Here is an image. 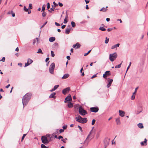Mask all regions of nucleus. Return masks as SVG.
Listing matches in <instances>:
<instances>
[{"label":"nucleus","instance_id":"nucleus-27","mask_svg":"<svg viewBox=\"0 0 148 148\" xmlns=\"http://www.w3.org/2000/svg\"><path fill=\"white\" fill-rule=\"evenodd\" d=\"M122 62H123V61H122L121 63L120 64L116 66L115 67V68L116 69V68H120L121 67L122 63Z\"/></svg>","mask_w":148,"mask_h":148},{"label":"nucleus","instance_id":"nucleus-14","mask_svg":"<svg viewBox=\"0 0 148 148\" xmlns=\"http://www.w3.org/2000/svg\"><path fill=\"white\" fill-rule=\"evenodd\" d=\"M147 140L146 138H145L144 141H142L140 143V145L141 146H146L147 144Z\"/></svg>","mask_w":148,"mask_h":148},{"label":"nucleus","instance_id":"nucleus-59","mask_svg":"<svg viewBox=\"0 0 148 148\" xmlns=\"http://www.w3.org/2000/svg\"><path fill=\"white\" fill-rule=\"evenodd\" d=\"M58 4H59V5L60 7H62L63 6V4H62V3H60V2H59Z\"/></svg>","mask_w":148,"mask_h":148},{"label":"nucleus","instance_id":"nucleus-15","mask_svg":"<svg viewBox=\"0 0 148 148\" xmlns=\"http://www.w3.org/2000/svg\"><path fill=\"white\" fill-rule=\"evenodd\" d=\"M69 27V28H67L66 29V30H65V33L66 34H69L70 33V31H71V28H70V27L69 25L68 26V27Z\"/></svg>","mask_w":148,"mask_h":148},{"label":"nucleus","instance_id":"nucleus-34","mask_svg":"<svg viewBox=\"0 0 148 148\" xmlns=\"http://www.w3.org/2000/svg\"><path fill=\"white\" fill-rule=\"evenodd\" d=\"M71 25L73 27H75V26H76L75 23L74 22L72 21L71 22Z\"/></svg>","mask_w":148,"mask_h":148},{"label":"nucleus","instance_id":"nucleus-51","mask_svg":"<svg viewBox=\"0 0 148 148\" xmlns=\"http://www.w3.org/2000/svg\"><path fill=\"white\" fill-rule=\"evenodd\" d=\"M67 125H63L62 126V128L64 130L66 129L67 128Z\"/></svg>","mask_w":148,"mask_h":148},{"label":"nucleus","instance_id":"nucleus-37","mask_svg":"<svg viewBox=\"0 0 148 148\" xmlns=\"http://www.w3.org/2000/svg\"><path fill=\"white\" fill-rule=\"evenodd\" d=\"M140 111L138 110V111H137V114H139L140 112H141L143 110H142V108L140 107Z\"/></svg>","mask_w":148,"mask_h":148},{"label":"nucleus","instance_id":"nucleus-46","mask_svg":"<svg viewBox=\"0 0 148 148\" xmlns=\"http://www.w3.org/2000/svg\"><path fill=\"white\" fill-rule=\"evenodd\" d=\"M91 51V50H89V51H88L87 53L84 54V56H86Z\"/></svg>","mask_w":148,"mask_h":148},{"label":"nucleus","instance_id":"nucleus-44","mask_svg":"<svg viewBox=\"0 0 148 148\" xmlns=\"http://www.w3.org/2000/svg\"><path fill=\"white\" fill-rule=\"evenodd\" d=\"M26 135V134H23V135L22 138H21V141H22L24 139V138H25V137Z\"/></svg>","mask_w":148,"mask_h":148},{"label":"nucleus","instance_id":"nucleus-57","mask_svg":"<svg viewBox=\"0 0 148 148\" xmlns=\"http://www.w3.org/2000/svg\"><path fill=\"white\" fill-rule=\"evenodd\" d=\"M47 8L48 9H49L50 8V4L49 3H47Z\"/></svg>","mask_w":148,"mask_h":148},{"label":"nucleus","instance_id":"nucleus-23","mask_svg":"<svg viewBox=\"0 0 148 148\" xmlns=\"http://www.w3.org/2000/svg\"><path fill=\"white\" fill-rule=\"evenodd\" d=\"M56 38L54 37H51L49 39V41L51 42H52L55 41Z\"/></svg>","mask_w":148,"mask_h":148},{"label":"nucleus","instance_id":"nucleus-41","mask_svg":"<svg viewBox=\"0 0 148 148\" xmlns=\"http://www.w3.org/2000/svg\"><path fill=\"white\" fill-rule=\"evenodd\" d=\"M24 10L25 11V12H27L28 11V9L25 6H24Z\"/></svg>","mask_w":148,"mask_h":148},{"label":"nucleus","instance_id":"nucleus-16","mask_svg":"<svg viewBox=\"0 0 148 148\" xmlns=\"http://www.w3.org/2000/svg\"><path fill=\"white\" fill-rule=\"evenodd\" d=\"M82 119V117L79 115H77L75 118L76 121L79 123V121H80Z\"/></svg>","mask_w":148,"mask_h":148},{"label":"nucleus","instance_id":"nucleus-18","mask_svg":"<svg viewBox=\"0 0 148 148\" xmlns=\"http://www.w3.org/2000/svg\"><path fill=\"white\" fill-rule=\"evenodd\" d=\"M69 76V75L68 73H66L64 74L63 76L62 77V79H65L67 78Z\"/></svg>","mask_w":148,"mask_h":148},{"label":"nucleus","instance_id":"nucleus-17","mask_svg":"<svg viewBox=\"0 0 148 148\" xmlns=\"http://www.w3.org/2000/svg\"><path fill=\"white\" fill-rule=\"evenodd\" d=\"M110 139H105L104 140V142L105 144V145L106 146H107L108 145L109 143V140Z\"/></svg>","mask_w":148,"mask_h":148},{"label":"nucleus","instance_id":"nucleus-63","mask_svg":"<svg viewBox=\"0 0 148 148\" xmlns=\"http://www.w3.org/2000/svg\"><path fill=\"white\" fill-rule=\"evenodd\" d=\"M85 2L86 4H87L89 2V1L88 0H85Z\"/></svg>","mask_w":148,"mask_h":148},{"label":"nucleus","instance_id":"nucleus-50","mask_svg":"<svg viewBox=\"0 0 148 148\" xmlns=\"http://www.w3.org/2000/svg\"><path fill=\"white\" fill-rule=\"evenodd\" d=\"M47 21L44 24L42 25V26L41 27H40V29H41V28H43L46 25V24L47 23Z\"/></svg>","mask_w":148,"mask_h":148},{"label":"nucleus","instance_id":"nucleus-64","mask_svg":"<svg viewBox=\"0 0 148 148\" xmlns=\"http://www.w3.org/2000/svg\"><path fill=\"white\" fill-rule=\"evenodd\" d=\"M63 138V137L62 136H58V138L59 139H60L61 138Z\"/></svg>","mask_w":148,"mask_h":148},{"label":"nucleus","instance_id":"nucleus-62","mask_svg":"<svg viewBox=\"0 0 148 148\" xmlns=\"http://www.w3.org/2000/svg\"><path fill=\"white\" fill-rule=\"evenodd\" d=\"M66 58L69 60H70V57L69 56H66Z\"/></svg>","mask_w":148,"mask_h":148},{"label":"nucleus","instance_id":"nucleus-2","mask_svg":"<svg viewBox=\"0 0 148 148\" xmlns=\"http://www.w3.org/2000/svg\"><path fill=\"white\" fill-rule=\"evenodd\" d=\"M41 140L42 142L45 145H47L49 142L51 141V137L50 134H47L45 136H43L41 137Z\"/></svg>","mask_w":148,"mask_h":148},{"label":"nucleus","instance_id":"nucleus-58","mask_svg":"<svg viewBox=\"0 0 148 148\" xmlns=\"http://www.w3.org/2000/svg\"><path fill=\"white\" fill-rule=\"evenodd\" d=\"M64 130L62 129H60V130L59 132L60 133H62L64 132Z\"/></svg>","mask_w":148,"mask_h":148},{"label":"nucleus","instance_id":"nucleus-52","mask_svg":"<svg viewBox=\"0 0 148 148\" xmlns=\"http://www.w3.org/2000/svg\"><path fill=\"white\" fill-rule=\"evenodd\" d=\"M78 127L79 128V130H80V131L81 132H82V128L79 125H78Z\"/></svg>","mask_w":148,"mask_h":148},{"label":"nucleus","instance_id":"nucleus-11","mask_svg":"<svg viewBox=\"0 0 148 148\" xmlns=\"http://www.w3.org/2000/svg\"><path fill=\"white\" fill-rule=\"evenodd\" d=\"M92 130L90 131V132L89 133V134H88V135L87 138H86V139L84 141V143H87V144H88V142L90 140H88V139H89V136L91 134V132H92Z\"/></svg>","mask_w":148,"mask_h":148},{"label":"nucleus","instance_id":"nucleus-38","mask_svg":"<svg viewBox=\"0 0 148 148\" xmlns=\"http://www.w3.org/2000/svg\"><path fill=\"white\" fill-rule=\"evenodd\" d=\"M47 15V13L45 12H43V13L42 14V16L43 17H45Z\"/></svg>","mask_w":148,"mask_h":148},{"label":"nucleus","instance_id":"nucleus-29","mask_svg":"<svg viewBox=\"0 0 148 148\" xmlns=\"http://www.w3.org/2000/svg\"><path fill=\"white\" fill-rule=\"evenodd\" d=\"M27 61L29 63L30 65L33 62V60L30 58L28 59Z\"/></svg>","mask_w":148,"mask_h":148},{"label":"nucleus","instance_id":"nucleus-19","mask_svg":"<svg viewBox=\"0 0 148 148\" xmlns=\"http://www.w3.org/2000/svg\"><path fill=\"white\" fill-rule=\"evenodd\" d=\"M116 122L117 125H119L121 124V122L119 118H117L116 119Z\"/></svg>","mask_w":148,"mask_h":148},{"label":"nucleus","instance_id":"nucleus-12","mask_svg":"<svg viewBox=\"0 0 148 148\" xmlns=\"http://www.w3.org/2000/svg\"><path fill=\"white\" fill-rule=\"evenodd\" d=\"M79 123H86L87 121V119L86 118H82V119L80 121H79Z\"/></svg>","mask_w":148,"mask_h":148},{"label":"nucleus","instance_id":"nucleus-3","mask_svg":"<svg viewBox=\"0 0 148 148\" xmlns=\"http://www.w3.org/2000/svg\"><path fill=\"white\" fill-rule=\"evenodd\" d=\"M117 55L116 53L110 54L109 55V59L111 62H113L117 57Z\"/></svg>","mask_w":148,"mask_h":148},{"label":"nucleus","instance_id":"nucleus-56","mask_svg":"<svg viewBox=\"0 0 148 148\" xmlns=\"http://www.w3.org/2000/svg\"><path fill=\"white\" fill-rule=\"evenodd\" d=\"M135 96L134 95H132L131 97V99L132 100H134V99Z\"/></svg>","mask_w":148,"mask_h":148},{"label":"nucleus","instance_id":"nucleus-61","mask_svg":"<svg viewBox=\"0 0 148 148\" xmlns=\"http://www.w3.org/2000/svg\"><path fill=\"white\" fill-rule=\"evenodd\" d=\"M68 18V16L67 13V12H66V15L65 16V18L67 19Z\"/></svg>","mask_w":148,"mask_h":148},{"label":"nucleus","instance_id":"nucleus-30","mask_svg":"<svg viewBox=\"0 0 148 148\" xmlns=\"http://www.w3.org/2000/svg\"><path fill=\"white\" fill-rule=\"evenodd\" d=\"M38 39L37 38H36V39H34L33 41V45H34L35 44L36 41L38 42Z\"/></svg>","mask_w":148,"mask_h":148},{"label":"nucleus","instance_id":"nucleus-7","mask_svg":"<svg viewBox=\"0 0 148 148\" xmlns=\"http://www.w3.org/2000/svg\"><path fill=\"white\" fill-rule=\"evenodd\" d=\"M108 83L107 86L108 88H109L111 85V84L113 82V79H112L108 78Z\"/></svg>","mask_w":148,"mask_h":148},{"label":"nucleus","instance_id":"nucleus-1","mask_svg":"<svg viewBox=\"0 0 148 148\" xmlns=\"http://www.w3.org/2000/svg\"><path fill=\"white\" fill-rule=\"evenodd\" d=\"M31 94L30 93H27L23 97L22 99V103L23 108L28 104L31 99Z\"/></svg>","mask_w":148,"mask_h":148},{"label":"nucleus","instance_id":"nucleus-24","mask_svg":"<svg viewBox=\"0 0 148 148\" xmlns=\"http://www.w3.org/2000/svg\"><path fill=\"white\" fill-rule=\"evenodd\" d=\"M108 6L106 7V8L103 7L100 10V11H102V12H105L107 10V8H108Z\"/></svg>","mask_w":148,"mask_h":148},{"label":"nucleus","instance_id":"nucleus-31","mask_svg":"<svg viewBox=\"0 0 148 148\" xmlns=\"http://www.w3.org/2000/svg\"><path fill=\"white\" fill-rule=\"evenodd\" d=\"M55 8H54L53 5H52V8H51L50 10H49L48 11L50 12H52V11H54V9Z\"/></svg>","mask_w":148,"mask_h":148},{"label":"nucleus","instance_id":"nucleus-42","mask_svg":"<svg viewBox=\"0 0 148 148\" xmlns=\"http://www.w3.org/2000/svg\"><path fill=\"white\" fill-rule=\"evenodd\" d=\"M30 65L29 63L27 62V63H25V65L24 67H26Z\"/></svg>","mask_w":148,"mask_h":148},{"label":"nucleus","instance_id":"nucleus-43","mask_svg":"<svg viewBox=\"0 0 148 148\" xmlns=\"http://www.w3.org/2000/svg\"><path fill=\"white\" fill-rule=\"evenodd\" d=\"M29 9H32V4L31 3H30L29 4Z\"/></svg>","mask_w":148,"mask_h":148},{"label":"nucleus","instance_id":"nucleus-13","mask_svg":"<svg viewBox=\"0 0 148 148\" xmlns=\"http://www.w3.org/2000/svg\"><path fill=\"white\" fill-rule=\"evenodd\" d=\"M125 112L121 110H119V114L120 116L121 117H123L125 116Z\"/></svg>","mask_w":148,"mask_h":148},{"label":"nucleus","instance_id":"nucleus-22","mask_svg":"<svg viewBox=\"0 0 148 148\" xmlns=\"http://www.w3.org/2000/svg\"><path fill=\"white\" fill-rule=\"evenodd\" d=\"M56 94V93L55 92H53L50 95L49 97L50 98H53L55 99L56 98V97L55 96V95Z\"/></svg>","mask_w":148,"mask_h":148},{"label":"nucleus","instance_id":"nucleus-39","mask_svg":"<svg viewBox=\"0 0 148 148\" xmlns=\"http://www.w3.org/2000/svg\"><path fill=\"white\" fill-rule=\"evenodd\" d=\"M41 148H47L44 144H42L41 145Z\"/></svg>","mask_w":148,"mask_h":148},{"label":"nucleus","instance_id":"nucleus-47","mask_svg":"<svg viewBox=\"0 0 148 148\" xmlns=\"http://www.w3.org/2000/svg\"><path fill=\"white\" fill-rule=\"evenodd\" d=\"M95 121H96L95 119H93L92 121V125H94L95 123Z\"/></svg>","mask_w":148,"mask_h":148},{"label":"nucleus","instance_id":"nucleus-8","mask_svg":"<svg viewBox=\"0 0 148 148\" xmlns=\"http://www.w3.org/2000/svg\"><path fill=\"white\" fill-rule=\"evenodd\" d=\"M70 90V88L69 87L66 88L64 89L62 91V93L64 95L67 93Z\"/></svg>","mask_w":148,"mask_h":148},{"label":"nucleus","instance_id":"nucleus-10","mask_svg":"<svg viewBox=\"0 0 148 148\" xmlns=\"http://www.w3.org/2000/svg\"><path fill=\"white\" fill-rule=\"evenodd\" d=\"M72 100V98L71 97V95L70 94L68 96L66 97L64 100V102L66 103L67 102V101H71Z\"/></svg>","mask_w":148,"mask_h":148},{"label":"nucleus","instance_id":"nucleus-26","mask_svg":"<svg viewBox=\"0 0 148 148\" xmlns=\"http://www.w3.org/2000/svg\"><path fill=\"white\" fill-rule=\"evenodd\" d=\"M138 127L142 129L143 128V124L142 123H139L138 124Z\"/></svg>","mask_w":148,"mask_h":148},{"label":"nucleus","instance_id":"nucleus-5","mask_svg":"<svg viewBox=\"0 0 148 148\" xmlns=\"http://www.w3.org/2000/svg\"><path fill=\"white\" fill-rule=\"evenodd\" d=\"M79 114L82 115L84 116L87 114V112L86 110L84 109L81 107L79 108Z\"/></svg>","mask_w":148,"mask_h":148},{"label":"nucleus","instance_id":"nucleus-4","mask_svg":"<svg viewBox=\"0 0 148 148\" xmlns=\"http://www.w3.org/2000/svg\"><path fill=\"white\" fill-rule=\"evenodd\" d=\"M55 67V64L53 62L50 65L49 68V71L51 74H54Z\"/></svg>","mask_w":148,"mask_h":148},{"label":"nucleus","instance_id":"nucleus-33","mask_svg":"<svg viewBox=\"0 0 148 148\" xmlns=\"http://www.w3.org/2000/svg\"><path fill=\"white\" fill-rule=\"evenodd\" d=\"M36 53H41L42 54H43V53L40 49H38V51L36 52Z\"/></svg>","mask_w":148,"mask_h":148},{"label":"nucleus","instance_id":"nucleus-25","mask_svg":"<svg viewBox=\"0 0 148 148\" xmlns=\"http://www.w3.org/2000/svg\"><path fill=\"white\" fill-rule=\"evenodd\" d=\"M67 106L69 108H72L73 106V104L71 102H68Z\"/></svg>","mask_w":148,"mask_h":148},{"label":"nucleus","instance_id":"nucleus-20","mask_svg":"<svg viewBox=\"0 0 148 148\" xmlns=\"http://www.w3.org/2000/svg\"><path fill=\"white\" fill-rule=\"evenodd\" d=\"M59 86V85H56L53 88L50 90L51 92H53L54 90H55Z\"/></svg>","mask_w":148,"mask_h":148},{"label":"nucleus","instance_id":"nucleus-28","mask_svg":"<svg viewBox=\"0 0 148 148\" xmlns=\"http://www.w3.org/2000/svg\"><path fill=\"white\" fill-rule=\"evenodd\" d=\"M99 29L102 31H104L106 30V29L102 27H100L99 28Z\"/></svg>","mask_w":148,"mask_h":148},{"label":"nucleus","instance_id":"nucleus-49","mask_svg":"<svg viewBox=\"0 0 148 148\" xmlns=\"http://www.w3.org/2000/svg\"><path fill=\"white\" fill-rule=\"evenodd\" d=\"M68 22L67 19L65 18L64 20V23L65 24L66 23Z\"/></svg>","mask_w":148,"mask_h":148},{"label":"nucleus","instance_id":"nucleus-45","mask_svg":"<svg viewBox=\"0 0 148 148\" xmlns=\"http://www.w3.org/2000/svg\"><path fill=\"white\" fill-rule=\"evenodd\" d=\"M131 62H130V64H129L128 66V67L127 68V70H126V73H127V72L129 68L130 67V66H131Z\"/></svg>","mask_w":148,"mask_h":148},{"label":"nucleus","instance_id":"nucleus-35","mask_svg":"<svg viewBox=\"0 0 148 148\" xmlns=\"http://www.w3.org/2000/svg\"><path fill=\"white\" fill-rule=\"evenodd\" d=\"M105 74H106V75H110V71H106L105 72Z\"/></svg>","mask_w":148,"mask_h":148},{"label":"nucleus","instance_id":"nucleus-53","mask_svg":"<svg viewBox=\"0 0 148 148\" xmlns=\"http://www.w3.org/2000/svg\"><path fill=\"white\" fill-rule=\"evenodd\" d=\"M5 58L4 57H3L1 60H0V61H2L3 62H4V61L5 60Z\"/></svg>","mask_w":148,"mask_h":148},{"label":"nucleus","instance_id":"nucleus-9","mask_svg":"<svg viewBox=\"0 0 148 148\" xmlns=\"http://www.w3.org/2000/svg\"><path fill=\"white\" fill-rule=\"evenodd\" d=\"M81 46V45L79 42H77L75 44L73 45V47L75 49H77L80 48Z\"/></svg>","mask_w":148,"mask_h":148},{"label":"nucleus","instance_id":"nucleus-36","mask_svg":"<svg viewBox=\"0 0 148 148\" xmlns=\"http://www.w3.org/2000/svg\"><path fill=\"white\" fill-rule=\"evenodd\" d=\"M109 38H108L107 37L106 38V39L105 41V42L106 44H107L109 42Z\"/></svg>","mask_w":148,"mask_h":148},{"label":"nucleus","instance_id":"nucleus-60","mask_svg":"<svg viewBox=\"0 0 148 148\" xmlns=\"http://www.w3.org/2000/svg\"><path fill=\"white\" fill-rule=\"evenodd\" d=\"M106 74L105 73L103 75V77L104 78H106L107 75H106Z\"/></svg>","mask_w":148,"mask_h":148},{"label":"nucleus","instance_id":"nucleus-32","mask_svg":"<svg viewBox=\"0 0 148 148\" xmlns=\"http://www.w3.org/2000/svg\"><path fill=\"white\" fill-rule=\"evenodd\" d=\"M46 7V5L45 4L43 5L42 7V11L45 12V9Z\"/></svg>","mask_w":148,"mask_h":148},{"label":"nucleus","instance_id":"nucleus-21","mask_svg":"<svg viewBox=\"0 0 148 148\" xmlns=\"http://www.w3.org/2000/svg\"><path fill=\"white\" fill-rule=\"evenodd\" d=\"M120 45V44L119 43H117L115 45L113 46H112L111 49H114L117 47H119Z\"/></svg>","mask_w":148,"mask_h":148},{"label":"nucleus","instance_id":"nucleus-55","mask_svg":"<svg viewBox=\"0 0 148 148\" xmlns=\"http://www.w3.org/2000/svg\"><path fill=\"white\" fill-rule=\"evenodd\" d=\"M100 136V133L99 132H98L96 135V137L97 138H98L99 137V136Z\"/></svg>","mask_w":148,"mask_h":148},{"label":"nucleus","instance_id":"nucleus-54","mask_svg":"<svg viewBox=\"0 0 148 148\" xmlns=\"http://www.w3.org/2000/svg\"><path fill=\"white\" fill-rule=\"evenodd\" d=\"M55 24L57 26H60V24L56 22H55Z\"/></svg>","mask_w":148,"mask_h":148},{"label":"nucleus","instance_id":"nucleus-48","mask_svg":"<svg viewBox=\"0 0 148 148\" xmlns=\"http://www.w3.org/2000/svg\"><path fill=\"white\" fill-rule=\"evenodd\" d=\"M51 56L52 57H54V56L55 54L53 53V51H51Z\"/></svg>","mask_w":148,"mask_h":148},{"label":"nucleus","instance_id":"nucleus-6","mask_svg":"<svg viewBox=\"0 0 148 148\" xmlns=\"http://www.w3.org/2000/svg\"><path fill=\"white\" fill-rule=\"evenodd\" d=\"M90 111L92 112H97L99 110V108L97 107H92L90 108Z\"/></svg>","mask_w":148,"mask_h":148},{"label":"nucleus","instance_id":"nucleus-40","mask_svg":"<svg viewBox=\"0 0 148 148\" xmlns=\"http://www.w3.org/2000/svg\"><path fill=\"white\" fill-rule=\"evenodd\" d=\"M53 4H54L53 5L54 8H55L56 6H58V4L56 3L55 2H53Z\"/></svg>","mask_w":148,"mask_h":148}]
</instances>
